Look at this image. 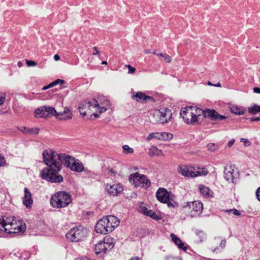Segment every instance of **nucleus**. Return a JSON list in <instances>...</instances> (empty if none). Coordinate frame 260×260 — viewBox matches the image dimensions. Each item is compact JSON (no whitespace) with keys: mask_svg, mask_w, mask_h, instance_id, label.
Instances as JSON below:
<instances>
[{"mask_svg":"<svg viewBox=\"0 0 260 260\" xmlns=\"http://www.w3.org/2000/svg\"><path fill=\"white\" fill-rule=\"evenodd\" d=\"M43 162L48 168H43L40 172L41 177L49 182L59 183L63 177L57 173L61 169V164L55 159V151L51 149H45L42 152Z\"/></svg>","mask_w":260,"mask_h":260,"instance_id":"obj_1","label":"nucleus"},{"mask_svg":"<svg viewBox=\"0 0 260 260\" xmlns=\"http://www.w3.org/2000/svg\"><path fill=\"white\" fill-rule=\"evenodd\" d=\"M203 110L196 106H187L182 108L180 115L183 121L188 125H198L203 120Z\"/></svg>","mask_w":260,"mask_h":260,"instance_id":"obj_2","label":"nucleus"},{"mask_svg":"<svg viewBox=\"0 0 260 260\" xmlns=\"http://www.w3.org/2000/svg\"><path fill=\"white\" fill-rule=\"evenodd\" d=\"M120 220L113 215L106 216L101 219L95 226V229L98 233L107 234L111 233L118 226Z\"/></svg>","mask_w":260,"mask_h":260,"instance_id":"obj_3","label":"nucleus"},{"mask_svg":"<svg viewBox=\"0 0 260 260\" xmlns=\"http://www.w3.org/2000/svg\"><path fill=\"white\" fill-rule=\"evenodd\" d=\"M0 231H4L9 234L18 233L25 231V224L21 220L16 219L2 216V221Z\"/></svg>","mask_w":260,"mask_h":260,"instance_id":"obj_4","label":"nucleus"},{"mask_svg":"<svg viewBox=\"0 0 260 260\" xmlns=\"http://www.w3.org/2000/svg\"><path fill=\"white\" fill-rule=\"evenodd\" d=\"M72 202V197L65 191H59L53 194L50 198L51 206L55 208H63L67 207Z\"/></svg>","mask_w":260,"mask_h":260,"instance_id":"obj_5","label":"nucleus"},{"mask_svg":"<svg viewBox=\"0 0 260 260\" xmlns=\"http://www.w3.org/2000/svg\"><path fill=\"white\" fill-rule=\"evenodd\" d=\"M155 196L159 202L167 204L169 208H175L178 207V203L174 200V195L165 188L159 187L157 190Z\"/></svg>","mask_w":260,"mask_h":260,"instance_id":"obj_6","label":"nucleus"},{"mask_svg":"<svg viewBox=\"0 0 260 260\" xmlns=\"http://www.w3.org/2000/svg\"><path fill=\"white\" fill-rule=\"evenodd\" d=\"M88 233L86 228L81 225L72 228L67 234L66 238L72 242H80L85 239Z\"/></svg>","mask_w":260,"mask_h":260,"instance_id":"obj_7","label":"nucleus"},{"mask_svg":"<svg viewBox=\"0 0 260 260\" xmlns=\"http://www.w3.org/2000/svg\"><path fill=\"white\" fill-rule=\"evenodd\" d=\"M178 172L181 175L188 177H196L201 176H206L208 171L204 168H196L187 166H180Z\"/></svg>","mask_w":260,"mask_h":260,"instance_id":"obj_8","label":"nucleus"},{"mask_svg":"<svg viewBox=\"0 0 260 260\" xmlns=\"http://www.w3.org/2000/svg\"><path fill=\"white\" fill-rule=\"evenodd\" d=\"M172 118V111L168 108H160L153 114L151 121L153 123L165 124Z\"/></svg>","mask_w":260,"mask_h":260,"instance_id":"obj_9","label":"nucleus"},{"mask_svg":"<svg viewBox=\"0 0 260 260\" xmlns=\"http://www.w3.org/2000/svg\"><path fill=\"white\" fill-rule=\"evenodd\" d=\"M128 180L132 184L137 187H140L147 189L151 185L150 181L146 176L141 175L138 172L131 174Z\"/></svg>","mask_w":260,"mask_h":260,"instance_id":"obj_10","label":"nucleus"},{"mask_svg":"<svg viewBox=\"0 0 260 260\" xmlns=\"http://www.w3.org/2000/svg\"><path fill=\"white\" fill-rule=\"evenodd\" d=\"M96 107L93 100L88 102H84L80 104L78 109L82 117L86 115L93 116L95 118H99V114L95 112Z\"/></svg>","mask_w":260,"mask_h":260,"instance_id":"obj_11","label":"nucleus"},{"mask_svg":"<svg viewBox=\"0 0 260 260\" xmlns=\"http://www.w3.org/2000/svg\"><path fill=\"white\" fill-rule=\"evenodd\" d=\"M183 208L188 212L190 217H195L202 213L203 204L200 201L189 202L183 206Z\"/></svg>","mask_w":260,"mask_h":260,"instance_id":"obj_12","label":"nucleus"},{"mask_svg":"<svg viewBox=\"0 0 260 260\" xmlns=\"http://www.w3.org/2000/svg\"><path fill=\"white\" fill-rule=\"evenodd\" d=\"M95 108V112L99 115L105 112L111 108V104L110 101L106 96L101 95L96 99H93Z\"/></svg>","mask_w":260,"mask_h":260,"instance_id":"obj_13","label":"nucleus"},{"mask_svg":"<svg viewBox=\"0 0 260 260\" xmlns=\"http://www.w3.org/2000/svg\"><path fill=\"white\" fill-rule=\"evenodd\" d=\"M238 177L237 169L235 165H230L225 167L224 170V177L226 180L233 183L236 181Z\"/></svg>","mask_w":260,"mask_h":260,"instance_id":"obj_14","label":"nucleus"},{"mask_svg":"<svg viewBox=\"0 0 260 260\" xmlns=\"http://www.w3.org/2000/svg\"><path fill=\"white\" fill-rule=\"evenodd\" d=\"M118 163L115 160H110L106 162L102 167L103 172L107 175L115 176L120 172L116 168V165Z\"/></svg>","mask_w":260,"mask_h":260,"instance_id":"obj_15","label":"nucleus"},{"mask_svg":"<svg viewBox=\"0 0 260 260\" xmlns=\"http://www.w3.org/2000/svg\"><path fill=\"white\" fill-rule=\"evenodd\" d=\"M105 190L110 196H117L122 192L123 187L119 183H107L105 186Z\"/></svg>","mask_w":260,"mask_h":260,"instance_id":"obj_16","label":"nucleus"},{"mask_svg":"<svg viewBox=\"0 0 260 260\" xmlns=\"http://www.w3.org/2000/svg\"><path fill=\"white\" fill-rule=\"evenodd\" d=\"M209 118L212 120H223L226 119V117L220 115L216 111L212 109L203 110V118Z\"/></svg>","mask_w":260,"mask_h":260,"instance_id":"obj_17","label":"nucleus"},{"mask_svg":"<svg viewBox=\"0 0 260 260\" xmlns=\"http://www.w3.org/2000/svg\"><path fill=\"white\" fill-rule=\"evenodd\" d=\"M152 138H155L160 141H170L173 138V135L170 133L165 132L151 133L148 136L147 140L149 141Z\"/></svg>","mask_w":260,"mask_h":260,"instance_id":"obj_18","label":"nucleus"},{"mask_svg":"<svg viewBox=\"0 0 260 260\" xmlns=\"http://www.w3.org/2000/svg\"><path fill=\"white\" fill-rule=\"evenodd\" d=\"M57 157L59 161L63 162L64 166L69 170L73 164V162L76 159L75 157L72 155L62 153L57 154Z\"/></svg>","mask_w":260,"mask_h":260,"instance_id":"obj_19","label":"nucleus"},{"mask_svg":"<svg viewBox=\"0 0 260 260\" xmlns=\"http://www.w3.org/2000/svg\"><path fill=\"white\" fill-rule=\"evenodd\" d=\"M72 117V112L68 107H64L62 112H56V118L59 120H69L71 119Z\"/></svg>","mask_w":260,"mask_h":260,"instance_id":"obj_20","label":"nucleus"},{"mask_svg":"<svg viewBox=\"0 0 260 260\" xmlns=\"http://www.w3.org/2000/svg\"><path fill=\"white\" fill-rule=\"evenodd\" d=\"M70 170L77 173L84 172L87 171L83 164L79 159L77 158L73 162V164Z\"/></svg>","mask_w":260,"mask_h":260,"instance_id":"obj_21","label":"nucleus"},{"mask_svg":"<svg viewBox=\"0 0 260 260\" xmlns=\"http://www.w3.org/2000/svg\"><path fill=\"white\" fill-rule=\"evenodd\" d=\"M24 194L22 197L23 204L26 207H30L33 203V199L31 192L29 191L28 189L25 187L24 189Z\"/></svg>","mask_w":260,"mask_h":260,"instance_id":"obj_22","label":"nucleus"},{"mask_svg":"<svg viewBox=\"0 0 260 260\" xmlns=\"http://www.w3.org/2000/svg\"><path fill=\"white\" fill-rule=\"evenodd\" d=\"M132 98V99H135L136 101L140 103H143L147 100H154L152 96L146 95L144 92L141 91L134 93Z\"/></svg>","mask_w":260,"mask_h":260,"instance_id":"obj_23","label":"nucleus"},{"mask_svg":"<svg viewBox=\"0 0 260 260\" xmlns=\"http://www.w3.org/2000/svg\"><path fill=\"white\" fill-rule=\"evenodd\" d=\"M199 189L203 197L208 198L213 197V192L208 187L200 184L199 185Z\"/></svg>","mask_w":260,"mask_h":260,"instance_id":"obj_24","label":"nucleus"},{"mask_svg":"<svg viewBox=\"0 0 260 260\" xmlns=\"http://www.w3.org/2000/svg\"><path fill=\"white\" fill-rule=\"evenodd\" d=\"M142 212L145 215L149 216L151 218L156 220H159L162 218V216L159 213H155L153 210L148 209L146 207L142 208Z\"/></svg>","mask_w":260,"mask_h":260,"instance_id":"obj_25","label":"nucleus"},{"mask_svg":"<svg viewBox=\"0 0 260 260\" xmlns=\"http://www.w3.org/2000/svg\"><path fill=\"white\" fill-rule=\"evenodd\" d=\"M22 132L26 135L37 136L40 132V128L39 127H24Z\"/></svg>","mask_w":260,"mask_h":260,"instance_id":"obj_26","label":"nucleus"},{"mask_svg":"<svg viewBox=\"0 0 260 260\" xmlns=\"http://www.w3.org/2000/svg\"><path fill=\"white\" fill-rule=\"evenodd\" d=\"M44 106L38 108L34 112V116L37 118L46 119Z\"/></svg>","mask_w":260,"mask_h":260,"instance_id":"obj_27","label":"nucleus"},{"mask_svg":"<svg viewBox=\"0 0 260 260\" xmlns=\"http://www.w3.org/2000/svg\"><path fill=\"white\" fill-rule=\"evenodd\" d=\"M232 113L237 115H241L245 113V109L241 106L234 105L230 108Z\"/></svg>","mask_w":260,"mask_h":260,"instance_id":"obj_28","label":"nucleus"},{"mask_svg":"<svg viewBox=\"0 0 260 260\" xmlns=\"http://www.w3.org/2000/svg\"><path fill=\"white\" fill-rule=\"evenodd\" d=\"M44 110L46 113V118H49L52 116H54L56 118V110L53 107L44 106Z\"/></svg>","mask_w":260,"mask_h":260,"instance_id":"obj_29","label":"nucleus"},{"mask_svg":"<svg viewBox=\"0 0 260 260\" xmlns=\"http://www.w3.org/2000/svg\"><path fill=\"white\" fill-rule=\"evenodd\" d=\"M149 154L151 156H160L162 155V152L157 147L153 146L149 149Z\"/></svg>","mask_w":260,"mask_h":260,"instance_id":"obj_30","label":"nucleus"},{"mask_svg":"<svg viewBox=\"0 0 260 260\" xmlns=\"http://www.w3.org/2000/svg\"><path fill=\"white\" fill-rule=\"evenodd\" d=\"M117 241L114 238L109 235L106 236L98 244H115Z\"/></svg>","mask_w":260,"mask_h":260,"instance_id":"obj_31","label":"nucleus"},{"mask_svg":"<svg viewBox=\"0 0 260 260\" xmlns=\"http://www.w3.org/2000/svg\"><path fill=\"white\" fill-rule=\"evenodd\" d=\"M64 81L63 80L58 79L51 82L48 85L44 86L42 88V89L44 90H47V89H49V88H51L53 86H54L57 85L59 83H61L62 84L64 83Z\"/></svg>","mask_w":260,"mask_h":260,"instance_id":"obj_32","label":"nucleus"},{"mask_svg":"<svg viewBox=\"0 0 260 260\" xmlns=\"http://www.w3.org/2000/svg\"><path fill=\"white\" fill-rule=\"evenodd\" d=\"M94 250L96 254H99L102 253H106L107 248H106L105 245H95Z\"/></svg>","mask_w":260,"mask_h":260,"instance_id":"obj_33","label":"nucleus"},{"mask_svg":"<svg viewBox=\"0 0 260 260\" xmlns=\"http://www.w3.org/2000/svg\"><path fill=\"white\" fill-rule=\"evenodd\" d=\"M248 112L253 115L258 113L260 112V106L254 105L252 107L248 108Z\"/></svg>","mask_w":260,"mask_h":260,"instance_id":"obj_34","label":"nucleus"},{"mask_svg":"<svg viewBox=\"0 0 260 260\" xmlns=\"http://www.w3.org/2000/svg\"><path fill=\"white\" fill-rule=\"evenodd\" d=\"M123 153L126 154H132L134 152L133 148L130 147L128 145H124L122 146Z\"/></svg>","mask_w":260,"mask_h":260,"instance_id":"obj_35","label":"nucleus"},{"mask_svg":"<svg viewBox=\"0 0 260 260\" xmlns=\"http://www.w3.org/2000/svg\"><path fill=\"white\" fill-rule=\"evenodd\" d=\"M170 236H171L172 241L175 244H183L181 242V240L175 234H171Z\"/></svg>","mask_w":260,"mask_h":260,"instance_id":"obj_36","label":"nucleus"},{"mask_svg":"<svg viewBox=\"0 0 260 260\" xmlns=\"http://www.w3.org/2000/svg\"><path fill=\"white\" fill-rule=\"evenodd\" d=\"M207 148L209 150L213 152L218 149V146L214 143H210L207 145Z\"/></svg>","mask_w":260,"mask_h":260,"instance_id":"obj_37","label":"nucleus"},{"mask_svg":"<svg viewBox=\"0 0 260 260\" xmlns=\"http://www.w3.org/2000/svg\"><path fill=\"white\" fill-rule=\"evenodd\" d=\"M125 67L127 68L128 69V73L129 74H134L135 73L136 71V68L134 67H133L129 64H126L125 66Z\"/></svg>","mask_w":260,"mask_h":260,"instance_id":"obj_38","label":"nucleus"},{"mask_svg":"<svg viewBox=\"0 0 260 260\" xmlns=\"http://www.w3.org/2000/svg\"><path fill=\"white\" fill-rule=\"evenodd\" d=\"M26 63L28 67H35L37 65L36 61L30 60H26Z\"/></svg>","mask_w":260,"mask_h":260,"instance_id":"obj_39","label":"nucleus"},{"mask_svg":"<svg viewBox=\"0 0 260 260\" xmlns=\"http://www.w3.org/2000/svg\"><path fill=\"white\" fill-rule=\"evenodd\" d=\"M178 248L179 249H182L184 252H187V250L189 249V247L188 245H177Z\"/></svg>","mask_w":260,"mask_h":260,"instance_id":"obj_40","label":"nucleus"},{"mask_svg":"<svg viewBox=\"0 0 260 260\" xmlns=\"http://www.w3.org/2000/svg\"><path fill=\"white\" fill-rule=\"evenodd\" d=\"M165 260H182V259L179 256H168L166 257Z\"/></svg>","mask_w":260,"mask_h":260,"instance_id":"obj_41","label":"nucleus"},{"mask_svg":"<svg viewBox=\"0 0 260 260\" xmlns=\"http://www.w3.org/2000/svg\"><path fill=\"white\" fill-rule=\"evenodd\" d=\"M163 58L165 61L167 63L171 62L172 60V57L168 54H165L164 56H163Z\"/></svg>","mask_w":260,"mask_h":260,"instance_id":"obj_42","label":"nucleus"},{"mask_svg":"<svg viewBox=\"0 0 260 260\" xmlns=\"http://www.w3.org/2000/svg\"><path fill=\"white\" fill-rule=\"evenodd\" d=\"M241 142H243L245 146H249L250 145V141L246 138H241L240 139Z\"/></svg>","mask_w":260,"mask_h":260,"instance_id":"obj_43","label":"nucleus"},{"mask_svg":"<svg viewBox=\"0 0 260 260\" xmlns=\"http://www.w3.org/2000/svg\"><path fill=\"white\" fill-rule=\"evenodd\" d=\"M227 212H232V213L235 215L239 216L240 215V211L236 209H231L230 210H228Z\"/></svg>","mask_w":260,"mask_h":260,"instance_id":"obj_44","label":"nucleus"},{"mask_svg":"<svg viewBox=\"0 0 260 260\" xmlns=\"http://www.w3.org/2000/svg\"><path fill=\"white\" fill-rule=\"evenodd\" d=\"M6 164L5 158L0 154V167H3Z\"/></svg>","mask_w":260,"mask_h":260,"instance_id":"obj_45","label":"nucleus"},{"mask_svg":"<svg viewBox=\"0 0 260 260\" xmlns=\"http://www.w3.org/2000/svg\"><path fill=\"white\" fill-rule=\"evenodd\" d=\"M6 96L5 94L0 95V105H2L5 102Z\"/></svg>","mask_w":260,"mask_h":260,"instance_id":"obj_46","label":"nucleus"},{"mask_svg":"<svg viewBox=\"0 0 260 260\" xmlns=\"http://www.w3.org/2000/svg\"><path fill=\"white\" fill-rule=\"evenodd\" d=\"M256 196L257 200L260 202V187H258L256 190Z\"/></svg>","mask_w":260,"mask_h":260,"instance_id":"obj_47","label":"nucleus"},{"mask_svg":"<svg viewBox=\"0 0 260 260\" xmlns=\"http://www.w3.org/2000/svg\"><path fill=\"white\" fill-rule=\"evenodd\" d=\"M93 49L94 50L95 52L92 53V55H98L100 56V53L98 49V48L96 46L93 47Z\"/></svg>","mask_w":260,"mask_h":260,"instance_id":"obj_48","label":"nucleus"},{"mask_svg":"<svg viewBox=\"0 0 260 260\" xmlns=\"http://www.w3.org/2000/svg\"><path fill=\"white\" fill-rule=\"evenodd\" d=\"M253 90L254 92L258 94H260V87H255L253 88Z\"/></svg>","mask_w":260,"mask_h":260,"instance_id":"obj_49","label":"nucleus"},{"mask_svg":"<svg viewBox=\"0 0 260 260\" xmlns=\"http://www.w3.org/2000/svg\"><path fill=\"white\" fill-rule=\"evenodd\" d=\"M235 142V140L234 139H232L231 140H230L229 143H228V146L229 147H231L233 144H234V143Z\"/></svg>","mask_w":260,"mask_h":260,"instance_id":"obj_50","label":"nucleus"},{"mask_svg":"<svg viewBox=\"0 0 260 260\" xmlns=\"http://www.w3.org/2000/svg\"><path fill=\"white\" fill-rule=\"evenodd\" d=\"M54 59L55 61H58L60 59V56L58 54H55L54 55Z\"/></svg>","mask_w":260,"mask_h":260,"instance_id":"obj_51","label":"nucleus"},{"mask_svg":"<svg viewBox=\"0 0 260 260\" xmlns=\"http://www.w3.org/2000/svg\"><path fill=\"white\" fill-rule=\"evenodd\" d=\"M250 121H260V117H257L255 118H250Z\"/></svg>","mask_w":260,"mask_h":260,"instance_id":"obj_52","label":"nucleus"},{"mask_svg":"<svg viewBox=\"0 0 260 260\" xmlns=\"http://www.w3.org/2000/svg\"><path fill=\"white\" fill-rule=\"evenodd\" d=\"M17 66L20 68L22 66V63L21 61H18L17 63Z\"/></svg>","mask_w":260,"mask_h":260,"instance_id":"obj_53","label":"nucleus"},{"mask_svg":"<svg viewBox=\"0 0 260 260\" xmlns=\"http://www.w3.org/2000/svg\"><path fill=\"white\" fill-rule=\"evenodd\" d=\"M214 86H215V87H221V84L219 82H218L216 84H214Z\"/></svg>","mask_w":260,"mask_h":260,"instance_id":"obj_54","label":"nucleus"},{"mask_svg":"<svg viewBox=\"0 0 260 260\" xmlns=\"http://www.w3.org/2000/svg\"><path fill=\"white\" fill-rule=\"evenodd\" d=\"M76 260H88V259L86 257H84V258H78Z\"/></svg>","mask_w":260,"mask_h":260,"instance_id":"obj_55","label":"nucleus"},{"mask_svg":"<svg viewBox=\"0 0 260 260\" xmlns=\"http://www.w3.org/2000/svg\"><path fill=\"white\" fill-rule=\"evenodd\" d=\"M130 260H140V259L137 257H133L131 258Z\"/></svg>","mask_w":260,"mask_h":260,"instance_id":"obj_56","label":"nucleus"},{"mask_svg":"<svg viewBox=\"0 0 260 260\" xmlns=\"http://www.w3.org/2000/svg\"><path fill=\"white\" fill-rule=\"evenodd\" d=\"M102 64H105V65H106V64H107V62L106 61H103L102 62Z\"/></svg>","mask_w":260,"mask_h":260,"instance_id":"obj_57","label":"nucleus"},{"mask_svg":"<svg viewBox=\"0 0 260 260\" xmlns=\"http://www.w3.org/2000/svg\"><path fill=\"white\" fill-rule=\"evenodd\" d=\"M207 84H208V85H210V86H214V84H213L212 83H211L210 82H208Z\"/></svg>","mask_w":260,"mask_h":260,"instance_id":"obj_58","label":"nucleus"},{"mask_svg":"<svg viewBox=\"0 0 260 260\" xmlns=\"http://www.w3.org/2000/svg\"><path fill=\"white\" fill-rule=\"evenodd\" d=\"M165 54H162L161 53L157 54V55L161 56L163 57V56H164Z\"/></svg>","mask_w":260,"mask_h":260,"instance_id":"obj_59","label":"nucleus"},{"mask_svg":"<svg viewBox=\"0 0 260 260\" xmlns=\"http://www.w3.org/2000/svg\"><path fill=\"white\" fill-rule=\"evenodd\" d=\"M145 53H149V51H145Z\"/></svg>","mask_w":260,"mask_h":260,"instance_id":"obj_60","label":"nucleus"},{"mask_svg":"<svg viewBox=\"0 0 260 260\" xmlns=\"http://www.w3.org/2000/svg\"><path fill=\"white\" fill-rule=\"evenodd\" d=\"M109 245V246L112 245V246L111 248H112L113 247V246H114V244H112V245Z\"/></svg>","mask_w":260,"mask_h":260,"instance_id":"obj_61","label":"nucleus"}]
</instances>
